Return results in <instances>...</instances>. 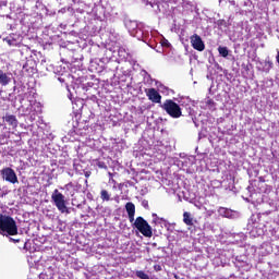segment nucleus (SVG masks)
<instances>
[{
    "instance_id": "obj_11",
    "label": "nucleus",
    "mask_w": 279,
    "mask_h": 279,
    "mask_svg": "<svg viewBox=\"0 0 279 279\" xmlns=\"http://www.w3.org/2000/svg\"><path fill=\"white\" fill-rule=\"evenodd\" d=\"M259 71H263V73H269L271 69H274V62L267 58L265 61L260 62Z\"/></svg>"
},
{
    "instance_id": "obj_33",
    "label": "nucleus",
    "mask_w": 279,
    "mask_h": 279,
    "mask_svg": "<svg viewBox=\"0 0 279 279\" xmlns=\"http://www.w3.org/2000/svg\"><path fill=\"white\" fill-rule=\"evenodd\" d=\"M161 1H163V3H167V2H169V0H161Z\"/></svg>"
},
{
    "instance_id": "obj_8",
    "label": "nucleus",
    "mask_w": 279,
    "mask_h": 279,
    "mask_svg": "<svg viewBox=\"0 0 279 279\" xmlns=\"http://www.w3.org/2000/svg\"><path fill=\"white\" fill-rule=\"evenodd\" d=\"M145 94L149 101H153V104H160V101H162V96H160L156 88L145 89Z\"/></svg>"
},
{
    "instance_id": "obj_7",
    "label": "nucleus",
    "mask_w": 279,
    "mask_h": 279,
    "mask_svg": "<svg viewBox=\"0 0 279 279\" xmlns=\"http://www.w3.org/2000/svg\"><path fill=\"white\" fill-rule=\"evenodd\" d=\"M190 43L196 51H204V49H206V44H204V40H202V37L197 34L190 37Z\"/></svg>"
},
{
    "instance_id": "obj_6",
    "label": "nucleus",
    "mask_w": 279,
    "mask_h": 279,
    "mask_svg": "<svg viewBox=\"0 0 279 279\" xmlns=\"http://www.w3.org/2000/svg\"><path fill=\"white\" fill-rule=\"evenodd\" d=\"M0 175L4 182H9L10 184H19V177L16 175V171L10 167H5L0 171Z\"/></svg>"
},
{
    "instance_id": "obj_14",
    "label": "nucleus",
    "mask_w": 279,
    "mask_h": 279,
    "mask_svg": "<svg viewBox=\"0 0 279 279\" xmlns=\"http://www.w3.org/2000/svg\"><path fill=\"white\" fill-rule=\"evenodd\" d=\"M153 223H155V226L166 228V226L169 223V220L158 217L157 214H153Z\"/></svg>"
},
{
    "instance_id": "obj_24",
    "label": "nucleus",
    "mask_w": 279,
    "mask_h": 279,
    "mask_svg": "<svg viewBox=\"0 0 279 279\" xmlns=\"http://www.w3.org/2000/svg\"><path fill=\"white\" fill-rule=\"evenodd\" d=\"M10 193V190H8V186H3L0 189V197H5Z\"/></svg>"
},
{
    "instance_id": "obj_21",
    "label": "nucleus",
    "mask_w": 279,
    "mask_h": 279,
    "mask_svg": "<svg viewBox=\"0 0 279 279\" xmlns=\"http://www.w3.org/2000/svg\"><path fill=\"white\" fill-rule=\"evenodd\" d=\"M160 45L162 47V52H167V51H169V49H171V43H169V40H167L165 38H162L160 40Z\"/></svg>"
},
{
    "instance_id": "obj_20",
    "label": "nucleus",
    "mask_w": 279,
    "mask_h": 279,
    "mask_svg": "<svg viewBox=\"0 0 279 279\" xmlns=\"http://www.w3.org/2000/svg\"><path fill=\"white\" fill-rule=\"evenodd\" d=\"M183 221L186 226H193V217H191V213L185 211L183 214Z\"/></svg>"
},
{
    "instance_id": "obj_17",
    "label": "nucleus",
    "mask_w": 279,
    "mask_h": 279,
    "mask_svg": "<svg viewBox=\"0 0 279 279\" xmlns=\"http://www.w3.org/2000/svg\"><path fill=\"white\" fill-rule=\"evenodd\" d=\"M125 210L128 215H136V206L132 202L125 204Z\"/></svg>"
},
{
    "instance_id": "obj_1",
    "label": "nucleus",
    "mask_w": 279,
    "mask_h": 279,
    "mask_svg": "<svg viewBox=\"0 0 279 279\" xmlns=\"http://www.w3.org/2000/svg\"><path fill=\"white\" fill-rule=\"evenodd\" d=\"M124 25L131 36L134 38H137V40H143L144 43H147L149 38L151 37L149 31L145 29V26L136 21L132 20H125Z\"/></svg>"
},
{
    "instance_id": "obj_29",
    "label": "nucleus",
    "mask_w": 279,
    "mask_h": 279,
    "mask_svg": "<svg viewBox=\"0 0 279 279\" xmlns=\"http://www.w3.org/2000/svg\"><path fill=\"white\" fill-rule=\"evenodd\" d=\"M134 215L135 214H129V221H130V223H134Z\"/></svg>"
},
{
    "instance_id": "obj_38",
    "label": "nucleus",
    "mask_w": 279,
    "mask_h": 279,
    "mask_svg": "<svg viewBox=\"0 0 279 279\" xmlns=\"http://www.w3.org/2000/svg\"><path fill=\"white\" fill-rule=\"evenodd\" d=\"M99 167H104L102 165H99Z\"/></svg>"
},
{
    "instance_id": "obj_16",
    "label": "nucleus",
    "mask_w": 279,
    "mask_h": 279,
    "mask_svg": "<svg viewBox=\"0 0 279 279\" xmlns=\"http://www.w3.org/2000/svg\"><path fill=\"white\" fill-rule=\"evenodd\" d=\"M31 112H35V114H40L43 112V105L40 102H34L31 106Z\"/></svg>"
},
{
    "instance_id": "obj_32",
    "label": "nucleus",
    "mask_w": 279,
    "mask_h": 279,
    "mask_svg": "<svg viewBox=\"0 0 279 279\" xmlns=\"http://www.w3.org/2000/svg\"><path fill=\"white\" fill-rule=\"evenodd\" d=\"M11 241H14V243H19V240L15 239H11Z\"/></svg>"
},
{
    "instance_id": "obj_30",
    "label": "nucleus",
    "mask_w": 279,
    "mask_h": 279,
    "mask_svg": "<svg viewBox=\"0 0 279 279\" xmlns=\"http://www.w3.org/2000/svg\"><path fill=\"white\" fill-rule=\"evenodd\" d=\"M142 205L144 206V208H149V204L147 203V201H143Z\"/></svg>"
},
{
    "instance_id": "obj_13",
    "label": "nucleus",
    "mask_w": 279,
    "mask_h": 279,
    "mask_svg": "<svg viewBox=\"0 0 279 279\" xmlns=\"http://www.w3.org/2000/svg\"><path fill=\"white\" fill-rule=\"evenodd\" d=\"M3 121H5L8 125H11V128H17L19 125V120H16V117L13 114H5V117H3Z\"/></svg>"
},
{
    "instance_id": "obj_9",
    "label": "nucleus",
    "mask_w": 279,
    "mask_h": 279,
    "mask_svg": "<svg viewBox=\"0 0 279 279\" xmlns=\"http://www.w3.org/2000/svg\"><path fill=\"white\" fill-rule=\"evenodd\" d=\"M22 40L23 39L19 34H11L7 38H4V43H7L9 47H19Z\"/></svg>"
},
{
    "instance_id": "obj_4",
    "label": "nucleus",
    "mask_w": 279,
    "mask_h": 279,
    "mask_svg": "<svg viewBox=\"0 0 279 279\" xmlns=\"http://www.w3.org/2000/svg\"><path fill=\"white\" fill-rule=\"evenodd\" d=\"M51 199L59 213L70 215L71 211L69 210V207H66V199L60 191L54 190L52 192Z\"/></svg>"
},
{
    "instance_id": "obj_31",
    "label": "nucleus",
    "mask_w": 279,
    "mask_h": 279,
    "mask_svg": "<svg viewBox=\"0 0 279 279\" xmlns=\"http://www.w3.org/2000/svg\"><path fill=\"white\" fill-rule=\"evenodd\" d=\"M85 178H90V171L85 172Z\"/></svg>"
},
{
    "instance_id": "obj_35",
    "label": "nucleus",
    "mask_w": 279,
    "mask_h": 279,
    "mask_svg": "<svg viewBox=\"0 0 279 279\" xmlns=\"http://www.w3.org/2000/svg\"><path fill=\"white\" fill-rule=\"evenodd\" d=\"M65 186H71V183L66 184Z\"/></svg>"
},
{
    "instance_id": "obj_22",
    "label": "nucleus",
    "mask_w": 279,
    "mask_h": 279,
    "mask_svg": "<svg viewBox=\"0 0 279 279\" xmlns=\"http://www.w3.org/2000/svg\"><path fill=\"white\" fill-rule=\"evenodd\" d=\"M183 9H185L186 12H193V2L183 0Z\"/></svg>"
},
{
    "instance_id": "obj_18",
    "label": "nucleus",
    "mask_w": 279,
    "mask_h": 279,
    "mask_svg": "<svg viewBox=\"0 0 279 279\" xmlns=\"http://www.w3.org/2000/svg\"><path fill=\"white\" fill-rule=\"evenodd\" d=\"M218 53L221 56V58H228L230 56V50L228 47L219 46Z\"/></svg>"
},
{
    "instance_id": "obj_25",
    "label": "nucleus",
    "mask_w": 279,
    "mask_h": 279,
    "mask_svg": "<svg viewBox=\"0 0 279 279\" xmlns=\"http://www.w3.org/2000/svg\"><path fill=\"white\" fill-rule=\"evenodd\" d=\"M36 112L31 111L29 117H28V121H31V123H34V121H36Z\"/></svg>"
},
{
    "instance_id": "obj_36",
    "label": "nucleus",
    "mask_w": 279,
    "mask_h": 279,
    "mask_svg": "<svg viewBox=\"0 0 279 279\" xmlns=\"http://www.w3.org/2000/svg\"><path fill=\"white\" fill-rule=\"evenodd\" d=\"M161 88H166L165 85H161Z\"/></svg>"
},
{
    "instance_id": "obj_19",
    "label": "nucleus",
    "mask_w": 279,
    "mask_h": 279,
    "mask_svg": "<svg viewBox=\"0 0 279 279\" xmlns=\"http://www.w3.org/2000/svg\"><path fill=\"white\" fill-rule=\"evenodd\" d=\"M100 199L102 202H110L112 198H111V195L109 194L108 190H101L100 191Z\"/></svg>"
},
{
    "instance_id": "obj_10",
    "label": "nucleus",
    "mask_w": 279,
    "mask_h": 279,
    "mask_svg": "<svg viewBox=\"0 0 279 279\" xmlns=\"http://www.w3.org/2000/svg\"><path fill=\"white\" fill-rule=\"evenodd\" d=\"M12 82V73H7L0 70V85L8 86Z\"/></svg>"
},
{
    "instance_id": "obj_27",
    "label": "nucleus",
    "mask_w": 279,
    "mask_h": 279,
    "mask_svg": "<svg viewBox=\"0 0 279 279\" xmlns=\"http://www.w3.org/2000/svg\"><path fill=\"white\" fill-rule=\"evenodd\" d=\"M151 8L155 9V12H158V10H160V7L158 5V3H149Z\"/></svg>"
},
{
    "instance_id": "obj_26",
    "label": "nucleus",
    "mask_w": 279,
    "mask_h": 279,
    "mask_svg": "<svg viewBox=\"0 0 279 279\" xmlns=\"http://www.w3.org/2000/svg\"><path fill=\"white\" fill-rule=\"evenodd\" d=\"M165 228L168 230V232H173V225H171L170 222H168Z\"/></svg>"
},
{
    "instance_id": "obj_5",
    "label": "nucleus",
    "mask_w": 279,
    "mask_h": 279,
    "mask_svg": "<svg viewBox=\"0 0 279 279\" xmlns=\"http://www.w3.org/2000/svg\"><path fill=\"white\" fill-rule=\"evenodd\" d=\"M133 226L138 230V232H141V234H143V236L151 238V226H149L147 220H145L143 217H137Z\"/></svg>"
},
{
    "instance_id": "obj_12",
    "label": "nucleus",
    "mask_w": 279,
    "mask_h": 279,
    "mask_svg": "<svg viewBox=\"0 0 279 279\" xmlns=\"http://www.w3.org/2000/svg\"><path fill=\"white\" fill-rule=\"evenodd\" d=\"M218 215H220V217H226L227 219L234 218V211H232V209H228L226 207H220L218 209Z\"/></svg>"
},
{
    "instance_id": "obj_28",
    "label": "nucleus",
    "mask_w": 279,
    "mask_h": 279,
    "mask_svg": "<svg viewBox=\"0 0 279 279\" xmlns=\"http://www.w3.org/2000/svg\"><path fill=\"white\" fill-rule=\"evenodd\" d=\"M154 270L155 271H162V266L157 264V265L154 266Z\"/></svg>"
},
{
    "instance_id": "obj_15",
    "label": "nucleus",
    "mask_w": 279,
    "mask_h": 279,
    "mask_svg": "<svg viewBox=\"0 0 279 279\" xmlns=\"http://www.w3.org/2000/svg\"><path fill=\"white\" fill-rule=\"evenodd\" d=\"M162 53L168 62H175V56H173V50L171 48L169 50H166V52L163 51Z\"/></svg>"
},
{
    "instance_id": "obj_3",
    "label": "nucleus",
    "mask_w": 279,
    "mask_h": 279,
    "mask_svg": "<svg viewBox=\"0 0 279 279\" xmlns=\"http://www.w3.org/2000/svg\"><path fill=\"white\" fill-rule=\"evenodd\" d=\"M161 108L167 112V114H169V117H172V119H180L182 117V108L171 99H167L161 105Z\"/></svg>"
},
{
    "instance_id": "obj_37",
    "label": "nucleus",
    "mask_w": 279,
    "mask_h": 279,
    "mask_svg": "<svg viewBox=\"0 0 279 279\" xmlns=\"http://www.w3.org/2000/svg\"><path fill=\"white\" fill-rule=\"evenodd\" d=\"M158 51V53H160V50H157Z\"/></svg>"
},
{
    "instance_id": "obj_2",
    "label": "nucleus",
    "mask_w": 279,
    "mask_h": 279,
    "mask_svg": "<svg viewBox=\"0 0 279 279\" xmlns=\"http://www.w3.org/2000/svg\"><path fill=\"white\" fill-rule=\"evenodd\" d=\"M0 234H3V236L19 234L16 221L12 217L0 214Z\"/></svg>"
},
{
    "instance_id": "obj_23",
    "label": "nucleus",
    "mask_w": 279,
    "mask_h": 279,
    "mask_svg": "<svg viewBox=\"0 0 279 279\" xmlns=\"http://www.w3.org/2000/svg\"><path fill=\"white\" fill-rule=\"evenodd\" d=\"M136 276L140 279H149V275L145 274V271H143V270H137Z\"/></svg>"
},
{
    "instance_id": "obj_34",
    "label": "nucleus",
    "mask_w": 279,
    "mask_h": 279,
    "mask_svg": "<svg viewBox=\"0 0 279 279\" xmlns=\"http://www.w3.org/2000/svg\"><path fill=\"white\" fill-rule=\"evenodd\" d=\"M59 81L64 82V80H62V78H59Z\"/></svg>"
}]
</instances>
